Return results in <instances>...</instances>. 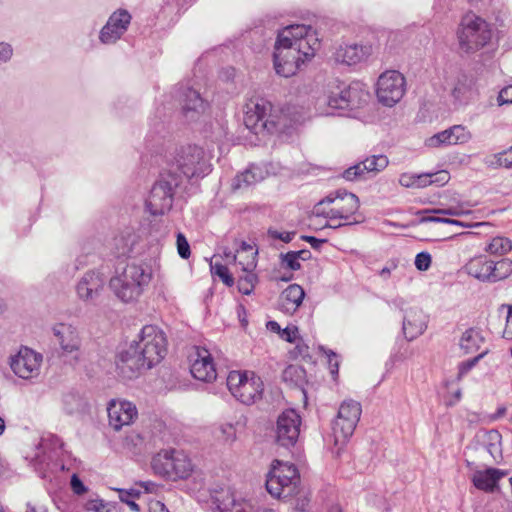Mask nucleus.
<instances>
[{
	"instance_id": "nucleus-38",
	"label": "nucleus",
	"mask_w": 512,
	"mask_h": 512,
	"mask_svg": "<svg viewBox=\"0 0 512 512\" xmlns=\"http://www.w3.org/2000/svg\"><path fill=\"white\" fill-rule=\"evenodd\" d=\"M493 282L509 277L512 274V260L503 258L497 262L492 260Z\"/></svg>"
},
{
	"instance_id": "nucleus-48",
	"label": "nucleus",
	"mask_w": 512,
	"mask_h": 512,
	"mask_svg": "<svg viewBox=\"0 0 512 512\" xmlns=\"http://www.w3.org/2000/svg\"><path fill=\"white\" fill-rule=\"evenodd\" d=\"M267 235L269 238L274 240H280L284 243H289L293 240L294 236L296 235L295 231L292 232H280L274 228H269L267 231Z\"/></svg>"
},
{
	"instance_id": "nucleus-37",
	"label": "nucleus",
	"mask_w": 512,
	"mask_h": 512,
	"mask_svg": "<svg viewBox=\"0 0 512 512\" xmlns=\"http://www.w3.org/2000/svg\"><path fill=\"white\" fill-rule=\"evenodd\" d=\"M488 167L512 169V147L508 150L494 154L485 160Z\"/></svg>"
},
{
	"instance_id": "nucleus-33",
	"label": "nucleus",
	"mask_w": 512,
	"mask_h": 512,
	"mask_svg": "<svg viewBox=\"0 0 512 512\" xmlns=\"http://www.w3.org/2000/svg\"><path fill=\"white\" fill-rule=\"evenodd\" d=\"M262 179V170L257 166L251 165L245 171L235 176L232 182V188L234 190L248 188L251 185H254L257 182L261 181Z\"/></svg>"
},
{
	"instance_id": "nucleus-63",
	"label": "nucleus",
	"mask_w": 512,
	"mask_h": 512,
	"mask_svg": "<svg viewBox=\"0 0 512 512\" xmlns=\"http://www.w3.org/2000/svg\"><path fill=\"white\" fill-rule=\"evenodd\" d=\"M453 139L455 140V142H453V144L464 143L469 139V135L465 131V128L462 126V131L453 133Z\"/></svg>"
},
{
	"instance_id": "nucleus-46",
	"label": "nucleus",
	"mask_w": 512,
	"mask_h": 512,
	"mask_svg": "<svg viewBox=\"0 0 512 512\" xmlns=\"http://www.w3.org/2000/svg\"><path fill=\"white\" fill-rule=\"evenodd\" d=\"M87 509L95 512H118L116 505L106 503L102 499L89 501Z\"/></svg>"
},
{
	"instance_id": "nucleus-11",
	"label": "nucleus",
	"mask_w": 512,
	"mask_h": 512,
	"mask_svg": "<svg viewBox=\"0 0 512 512\" xmlns=\"http://www.w3.org/2000/svg\"><path fill=\"white\" fill-rule=\"evenodd\" d=\"M52 333L60 347V356L76 366L83 360L82 338L76 327L68 323H57Z\"/></svg>"
},
{
	"instance_id": "nucleus-17",
	"label": "nucleus",
	"mask_w": 512,
	"mask_h": 512,
	"mask_svg": "<svg viewBox=\"0 0 512 512\" xmlns=\"http://www.w3.org/2000/svg\"><path fill=\"white\" fill-rule=\"evenodd\" d=\"M447 86L450 89V95L454 103L459 105H467L478 92L475 76L465 71H458L449 78Z\"/></svg>"
},
{
	"instance_id": "nucleus-30",
	"label": "nucleus",
	"mask_w": 512,
	"mask_h": 512,
	"mask_svg": "<svg viewBox=\"0 0 512 512\" xmlns=\"http://www.w3.org/2000/svg\"><path fill=\"white\" fill-rule=\"evenodd\" d=\"M505 475L506 473L500 469L488 468L484 471H476L472 482L479 490L493 492L497 488L498 481Z\"/></svg>"
},
{
	"instance_id": "nucleus-23",
	"label": "nucleus",
	"mask_w": 512,
	"mask_h": 512,
	"mask_svg": "<svg viewBox=\"0 0 512 512\" xmlns=\"http://www.w3.org/2000/svg\"><path fill=\"white\" fill-rule=\"evenodd\" d=\"M389 161L387 156L379 154L366 158L364 161L349 167L343 172V178L354 181L362 178L365 173L380 172L385 169Z\"/></svg>"
},
{
	"instance_id": "nucleus-44",
	"label": "nucleus",
	"mask_w": 512,
	"mask_h": 512,
	"mask_svg": "<svg viewBox=\"0 0 512 512\" xmlns=\"http://www.w3.org/2000/svg\"><path fill=\"white\" fill-rule=\"evenodd\" d=\"M279 257L281 264L285 265L288 269L292 271H297L301 269V264L295 254V251L281 253Z\"/></svg>"
},
{
	"instance_id": "nucleus-18",
	"label": "nucleus",
	"mask_w": 512,
	"mask_h": 512,
	"mask_svg": "<svg viewBox=\"0 0 512 512\" xmlns=\"http://www.w3.org/2000/svg\"><path fill=\"white\" fill-rule=\"evenodd\" d=\"M336 197H340L337 206L329 210H322V212H318V215L330 221L335 219L353 220V218H356L355 215L360 208L359 198L343 189L336 191Z\"/></svg>"
},
{
	"instance_id": "nucleus-35",
	"label": "nucleus",
	"mask_w": 512,
	"mask_h": 512,
	"mask_svg": "<svg viewBox=\"0 0 512 512\" xmlns=\"http://www.w3.org/2000/svg\"><path fill=\"white\" fill-rule=\"evenodd\" d=\"M462 131L461 125H455L449 129L441 131L426 140L428 147H440L442 145H452L455 140L453 139V133Z\"/></svg>"
},
{
	"instance_id": "nucleus-36",
	"label": "nucleus",
	"mask_w": 512,
	"mask_h": 512,
	"mask_svg": "<svg viewBox=\"0 0 512 512\" xmlns=\"http://www.w3.org/2000/svg\"><path fill=\"white\" fill-rule=\"evenodd\" d=\"M217 508L219 512H253L248 503L236 501L232 495L223 500H218Z\"/></svg>"
},
{
	"instance_id": "nucleus-4",
	"label": "nucleus",
	"mask_w": 512,
	"mask_h": 512,
	"mask_svg": "<svg viewBox=\"0 0 512 512\" xmlns=\"http://www.w3.org/2000/svg\"><path fill=\"white\" fill-rule=\"evenodd\" d=\"M244 124L254 134H273L281 131L285 124L277 111L273 110L272 104L263 99H250L244 110Z\"/></svg>"
},
{
	"instance_id": "nucleus-7",
	"label": "nucleus",
	"mask_w": 512,
	"mask_h": 512,
	"mask_svg": "<svg viewBox=\"0 0 512 512\" xmlns=\"http://www.w3.org/2000/svg\"><path fill=\"white\" fill-rule=\"evenodd\" d=\"M182 183V176L173 173V170H165L154 183L147 207L152 215H163L172 208L175 189Z\"/></svg>"
},
{
	"instance_id": "nucleus-64",
	"label": "nucleus",
	"mask_w": 512,
	"mask_h": 512,
	"mask_svg": "<svg viewBox=\"0 0 512 512\" xmlns=\"http://www.w3.org/2000/svg\"><path fill=\"white\" fill-rule=\"evenodd\" d=\"M25 512H48L44 505L28 502Z\"/></svg>"
},
{
	"instance_id": "nucleus-25",
	"label": "nucleus",
	"mask_w": 512,
	"mask_h": 512,
	"mask_svg": "<svg viewBox=\"0 0 512 512\" xmlns=\"http://www.w3.org/2000/svg\"><path fill=\"white\" fill-rule=\"evenodd\" d=\"M179 100L182 105V112L187 120H195L205 110V102L200 93L190 87L181 88Z\"/></svg>"
},
{
	"instance_id": "nucleus-15",
	"label": "nucleus",
	"mask_w": 512,
	"mask_h": 512,
	"mask_svg": "<svg viewBox=\"0 0 512 512\" xmlns=\"http://www.w3.org/2000/svg\"><path fill=\"white\" fill-rule=\"evenodd\" d=\"M42 360V354L28 347H21L17 354L11 356L10 367L16 376L29 380L39 375Z\"/></svg>"
},
{
	"instance_id": "nucleus-20",
	"label": "nucleus",
	"mask_w": 512,
	"mask_h": 512,
	"mask_svg": "<svg viewBox=\"0 0 512 512\" xmlns=\"http://www.w3.org/2000/svg\"><path fill=\"white\" fill-rule=\"evenodd\" d=\"M103 274L97 270L87 271L76 285V293L82 301H94L104 288Z\"/></svg>"
},
{
	"instance_id": "nucleus-45",
	"label": "nucleus",
	"mask_w": 512,
	"mask_h": 512,
	"mask_svg": "<svg viewBox=\"0 0 512 512\" xmlns=\"http://www.w3.org/2000/svg\"><path fill=\"white\" fill-rule=\"evenodd\" d=\"M423 213H434L438 215L444 216H462L465 214H469V210H464L461 206L457 207H449V208H439V209H431L424 210Z\"/></svg>"
},
{
	"instance_id": "nucleus-61",
	"label": "nucleus",
	"mask_w": 512,
	"mask_h": 512,
	"mask_svg": "<svg viewBox=\"0 0 512 512\" xmlns=\"http://www.w3.org/2000/svg\"><path fill=\"white\" fill-rule=\"evenodd\" d=\"M303 373L304 370L302 368L290 365L284 370L283 377L285 380H287L288 377H292L294 375L300 377Z\"/></svg>"
},
{
	"instance_id": "nucleus-21",
	"label": "nucleus",
	"mask_w": 512,
	"mask_h": 512,
	"mask_svg": "<svg viewBox=\"0 0 512 512\" xmlns=\"http://www.w3.org/2000/svg\"><path fill=\"white\" fill-rule=\"evenodd\" d=\"M107 413L109 425L116 431L131 424L137 416L136 407L129 401L112 400L107 407Z\"/></svg>"
},
{
	"instance_id": "nucleus-14",
	"label": "nucleus",
	"mask_w": 512,
	"mask_h": 512,
	"mask_svg": "<svg viewBox=\"0 0 512 512\" xmlns=\"http://www.w3.org/2000/svg\"><path fill=\"white\" fill-rule=\"evenodd\" d=\"M405 92V78L395 70L386 71L379 76L377 97L382 104L392 107L401 100Z\"/></svg>"
},
{
	"instance_id": "nucleus-59",
	"label": "nucleus",
	"mask_w": 512,
	"mask_h": 512,
	"mask_svg": "<svg viewBox=\"0 0 512 512\" xmlns=\"http://www.w3.org/2000/svg\"><path fill=\"white\" fill-rule=\"evenodd\" d=\"M301 240L308 242L311 247L315 250H319L323 243L327 242V239H319L314 236L302 235Z\"/></svg>"
},
{
	"instance_id": "nucleus-13",
	"label": "nucleus",
	"mask_w": 512,
	"mask_h": 512,
	"mask_svg": "<svg viewBox=\"0 0 512 512\" xmlns=\"http://www.w3.org/2000/svg\"><path fill=\"white\" fill-rule=\"evenodd\" d=\"M361 405L354 400H346L340 405L338 415L333 424L336 442L345 441L352 436L361 416Z\"/></svg>"
},
{
	"instance_id": "nucleus-62",
	"label": "nucleus",
	"mask_w": 512,
	"mask_h": 512,
	"mask_svg": "<svg viewBox=\"0 0 512 512\" xmlns=\"http://www.w3.org/2000/svg\"><path fill=\"white\" fill-rule=\"evenodd\" d=\"M340 202V197H336V191L334 193H330L328 196H326L324 199H322L320 202L317 203L316 205V215H318V212H322L320 210V206H322L323 204L325 203H338Z\"/></svg>"
},
{
	"instance_id": "nucleus-51",
	"label": "nucleus",
	"mask_w": 512,
	"mask_h": 512,
	"mask_svg": "<svg viewBox=\"0 0 512 512\" xmlns=\"http://www.w3.org/2000/svg\"><path fill=\"white\" fill-rule=\"evenodd\" d=\"M419 214H423L419 219L420 223L434 222V223L448 224V222H449V217H446L444 215H438V214L429 215L430 213H423V211H420Z\"/></svg>"
},
{
	"instance_id": "nucleus-49",
	"label": "nucleus",
	"mask_w": 512,
	"mask_h": 512,
	"mask_svg": "<svg viewBox=\"0 0 512 512\" xmlns=\"http://www.w3.org/2000/svg\"><path fill=\"white\" fill-rule=\"evenodd\" d=\"M432 262L431 255L428 252H420L415 257V266L419 271H426L429 269Z\"/></svg>"
},
{
	"instance_id": "nucleus-9",
	"label": "nucleus",
	"mask_w": 512,
	"mask_h": 512,
	"mask_svg": "<svg viewBox=\"0 0 512 512\" xmlns=\"http://www.w3.org/2000/svg\"><path fill=\"white\" fill-rule=\"evenodd\" d=\"M226 384L231 394L245 405L254 404L262 397L263 382L254 373L249 376L247 371H231Z\"/></svg>"
},
{
	"instance_id": "nucleus-42",
	"label": "nucleus",
	"mask_w": 512,
	"mask_h": 512,
	"mask_svg": "<svg viewBox=\"0 0 512 512\" xmlns=\"http://www.w3.org/2000/svg\"><path fill=\"white\" fill-rule=\"evenodd\" d=\"M293 497L294 499L291 503L292 512H306L310 503L307 493L299 488Z\"/></svg>"
},
{
	"instance_id": "nucleus-52",
	"label": "nucleus",
	"mask_w": 512,
	"mask_h": 512,
	"mask_svg": "<svg viewBox=\"0 0 512 512\" xmlns=\"http://www.w3.org/2000/svg\"><path fill=\"white\" fill-rule=\"evenodd\" d=\"M324 352L328 357L330 373L332 374L333 378L335 379L337 377L338 371H339V362L337 360V355L332 350H325Z\"/></svg>"
},
{
	"instance_id": "nucleus-8",
	"label": "nucleus",
	"mask_w": 512,
	"mask_h": 512,
	"mask_svg": "<svg viewBox=\"0 0 512 512\" xmlns=\"http://www.w3.org/2000/svg\"><path fill=\"white\" fill-rule=\"evenodd\" d=\"M266 479L267 491L276 498H292L299 489L300 476L295 465L275 461Z\"/></svg>"
},
{
	"instance_id": "nucleus-12",
	"label": "nucleus",
	"mask_w": 512,
	"mask_h": 512,
	"mask_svg": "<svg viewBox=\"0 0 512 512\" xmlns=\"http://www.w3.org/2000/svg\"><path fill=\"white\" fill-rule=\"evenodd\" d=\"M370 95L360 82L348 86H338L327 97V105L332 110H354L367 103Z\"/></svg>"
},
{
	"instance_id": "nucleus-43",
	"label": "nucleus",
	"mask_w": 512,
	"mask_h": 512,
	"mask_svg": "<svg viewBox=\"0 0 512 512\" xmlns=\"http://www.w3.org/2000/svg\"><path fill=\"white\" fill-rule=\"evenodd\" d=\"M211 271L214 275L218 276L226 286L232 287L234 285V278L225 265L221 263L211 264Z\"/></svg>"
},
{
	"instance_id": "nucleus-2",
	"label": "nucleus",
	"mask_w": 512,
	"mask_h": 512,
	"mask_svg": "<svg viewBox=\"0 0 512 512\" xmlns=\"http://www.w3.org/2000/svg\"><path fill=\"white\" fill-rule=\"evenodd\" d=\"M151 278L152 271L147 263L132 260L121 270L116 269L109 281V288L120 301L131 303L142 295Z\"/></svg>"
},
{
	"instance_id": "nucleus-29",
	"label": "nucleus",
	"mask_w": 512,
	"mask_h": 512,
	"mask_svg": "<svg viewBox=\"0 0 512 512\" xmlns=\"http://www.w3.org/2000/svg\"><path fill=\"white\" fill-rule=\"evenodd\" d=\"M465 269L470 276L482 282H493L492 260L485 255L472 258Z\"/></svg>"
},
{
	"instance_id": "nucleus-56",
	"label": "nucleus",
	"mask_w": 512,
	"mask_h": 512,
	"mask_svg": "<svg viewBox=\"0 0 512 512\" xmlns=\"http://www.w3.org/2000/svg\"><path fill=\"white\" fill-rule=\"evenodd\" d=\"M70 485L73 492L77 495H82L87 491L86 486L82 482V480L76 475L73 474L70 480Z\"/></svg>"
},
{
	"instance_id": "nucleus-28",
	"label": "nucleus",
	"mask_w": 512,
	"mask_h": 512,
	"mask_svg": "<svg viewBox=\"0 0 512 512\" xmlns=\"http://www.w3.org/2000/svg\"><path fill=\"white\" fill-rule=\"evenodd\" d=\"M137 242L136 233L131 228H126L110 242L111 253L117 258L130 257Z\"/></svg>"
},
{
	"instance_id": "nucleus-26",
	"label": "nucleus",
	"mask_w": 512,
	"mask_h": 512,
	"mask_svg": "<svg viewBox=\"0 0 512 512\" xmlns=\"http://www.w3.org/2000/svg\"><path fill=\"white\" fill-rule=\"evenodd\" d=\"M304 297V289L298 284H291L281 292L277 308L285 314L292 315L301 306Z\"/></svg>"
},
{
	"instance_id": "nucleus-32",
	"label": "nucleus",
	"mask_w": 512,
	"mask_h": 512,
	"mask_svg": "<svg viewBox=\"0 0 512 512\" xmlns=\"http://www.w3.org/2000/svg\"><path fill=\"white\" fill-rule=\"evenodd\" d=\"M255 267L256 261L254 256H252L247 263L243 265V275L238 279V290L244 295H250L258 281L257 275L253 273Z\"/></svg>"
},
{
	"instance_id": "nucleus-55",
	"label": "nucleus",
	"mask_w": 512,
	"mask_h": 512,
	"mask_svg": "<svg viewBox=\"0 0 512 512\" xmlns=\"http://www.w3.org/2000/svg\"><path fill=\"white\" fill-rule=\"evenodd\" d=\"M220 431L226 442H233L236 439V430L232 424L222 425Z\"/></svg>"
},
{
	"instance_id": "nucleus-40",
	"label": "nucleus",
	"mask_w": 512,
	"mask_h": 512,
	"mask_svg": "<svg viewBox=\"0 0 512 512\" xmlns=\"http://www.w3.org/2000/svg\"><path fill=\"white\" fill-rule=\"evenodd\" d=\"M512 249V242L508 238L495 237L489 243L487 252L490 254L502 255Z\"/></svg>"
},
{
	"instance_id": "nucleus-22",
	"label": "nucleus",
	"mask_w": 512,
	"mask_h": 512,
	"mask_svg": "<svg viewBox=\"0 0 512 512\" xmlns=\"http://www.w3.org/2000/svg\"><path fill=\"white\" fill-rule=\"evenodd\" d=\"M428 317L422 309L410 307L405 310L402 330L405 338L412 341L422 335L427 328Z\"/></svg>"
},
{
	"instance_id": "nucleus-27",
	"label": "nucleus",
	"mask_w": 512,
	"mask_h": 512,
	"mask_svg": "<svg viewBox=\"0 0 512 512\" xmlns=\"http://www.w3.org/2000/svg\"><path fill=\"white\" fill-rule=\"evenodd\" d=\"M372 53L371 45H359V44H350L340 46L335 52V60L337 62L347 64V65H355L366 58H368Z\"/></svg>"
},
{
	"instance_id": "nucleus-47",
	"label": "nucleus",
	"mask_w": 512,
	"mask_h": 512,
	"mask_svg": "<svg viewBox=\"0 0 512 512\" xmlns=\"http://www.w3.org/2000/svg\"><path fill=\"white\" fill-rule=\"evenodd\" d=\"M176 243H177V250H178L179 256L182 259H188L191 255V251H190V245H189L186 237L184 236V234H182L180 232L177 234Z\"/></svg>"
},
{
	"instance_id": "nucleus-5",
	"label": "nucleus",
	"mask_w": 512,
	"mask_h": 512,
	"mask_svg": "<svg viewBox=\"0 0 512 512\" xmlns=\"http://www.w3.org/2000/svg\"><path fill=\"white\" fill-rule=\"evenodd\" d=\"M168 170L182 176L183 179L204 177L211 170L204 150L196 145L181 147L168 161Z\"/></svg>"
},
{
	"instance_id": "nucleus-39",
	"label": "nucleus",
	"mask_w": 512,
	"mask_h": 512,
	"mask_svg": "<svg viewBox=\"0 0 512 512\" xmlns=\"http://www.w3.org/2000/svg\"><path fill=\"white\" fill-rule=\"evenodd\" d=\"M448 180V173L442 171L436 174H415V188H423L435 182H446Z\"/></svg>"
},
{
	"instance_id": "nucleus-10",
	"label": "nucleus",
	"mask_w": 512,
	"mask_h": 512,
	"mask_svg": "<svg viewBox=\"0 0 512 512\" xmlns=\"http://www.w3.org/2000/svg\"><path fill=\"white\" fill-rule=\"evenodd\" d=\"M152 467L156 473L173 480L189 477L193 469L190 459L176 450H165L155 455Z\"/></svg>"
},
{
	"instance_id": "nucleus-57",
	"label": "nucleus",
	"mask_w": 512,
	"mask_h": 512,
	"mask_svg": "<svg viewBox=\"0 0 512 512\" xmlns=\"http://www.w3.org/2000/svg\"><path fill=\"white\" fill-rule=\"evenodd\" d=\"M280 334L285 341L289 343H294L298 335V328L295 326L292 328L286 327L283 330H281Z\"/></svg>"
},
{
	"instance_id": "nucleus-34",
	"label": "nucleus",
	"mask_w": 512,
	"mask_h": 512,
	"mask_svg": "<svg viewBox=\"0 0 512 512\" xmlns=\"http://www.w3.org/2000/svg\"><path fill=\"white\" fill-rule=\"evenodd\" d=\"M483 342L484 338L481 336L480 332L474 328H469L463 333L460 339V348L465 354H470L477 351Z\"/></svg>"
},
{
	"instance_id": "nucleus-31",
	"label": "nucleus",
	"mask_w": 512,
	"mask_h": 512,
	"mask_svg": "<svg viewBox=\"0 0 512 512\" xmlns=\"http://www.w3.org/2000/svg\"><path fill=\"white\" fill-rule=\"evenodd\" d=\"M278 34H286L283 36L287 38L289 42L305 40L309 43L310 46H312L314 53L317 49V46L319 45L318 38L316 37L311 26H306L303 24L290 25L285 27Z\"/></svg>"
},
{
	"instance_id": "nucleus-1",
	"label": "nucleus",
	"mask_w": 512,
	"mask_h": 512,
	"mask_svg": "<svg viewBox=\"0 0 512 512\" xmlns=\"http://www.w3.org/2000/svg\"><path fill=\"white\" fill-rule=\"evenodd\" d=\"M138 338L117 355V369L123 377L128 379L159 364L167 353L165 333L157 326H144Z\"/></svg>"
},
{
	"instance_id": "nucleus-58",
	"label": "nucleus",
	"mask_w": 512,
	"mask_h": 512,
	"mask_svg": "<svg viewBox=\"0 0 512 512\" xmlns=\"http://www.w3.org/2000/svg\"><path fill=\"white\" fill-rule=\"evenodd\" d=\"M399 183L406 188H415V174L403 173L399 177Z\"/></svg>"
},
{
	"instance_id": "nucleus-54",
	"label": "nucleus",
	"mask_w": 512,
	"mask_h": 512,
	"mask_svg": "<svg viewBox=\"0 0 512 512\" xmlns=\"http://www.w3.org/2000/svg\"><path fill=\"white\" fill-rule=\"evenodd\" d=\"M13 55V48L9 43L0 42V64L7 63Z\"/></svg>"
},
{
	"instance_id": "nucleus-6",
	"label": "nucleus",
	"mask_w": 512,
	"mask_h": 512,
	"mask_svg": "<svg viewBox=\"0 0 512 512\" xmlns=\"http://www.w3.org/2000/svg\"><path fill=\"white\" fill-rule=\"evenodd\" d=\"M460 49L473 54L485 47L492 38L490 25L473 13L466 14L457 31Z\"/></svg>"
},
{
	"instance_id": "nucleus-60",
	"label": "nucleus",
	"mask_w": 512,
	"mask_h": 512,
	"mask_svg": "<svg viewBox=\"0 0 512 512\" xmlns=\"http://www.w3.org/2000/svg\"><path fill=\"white\" fill-rule=\"evenodd\" d=\"M503 337L512 339V305L508 307V314L506 318V326L503 331Z\"/></svg>"
},
{
	"instance_id": "nucleus-50",
	"label": "nucleus",
	"mask_w": 512,
	"mask_h": 512,
	"mask_svg": "<svg viewBox=\"0 0 512 512\" xmlns=\"http://www.w3.org/2000/svg\"><path fill=\"white\" fill-rule=\"evenodd\" d=\"M487 354V351H484L472 359H469L465 362H462L459 366V374L463 375L470 371L479 361Z\"/></svg>"
},
{
	"instance_id": "nucleus-53",
	"label": "nucleus",
	"mask_w": 512,
	"mask_h": 512,
	"mask_svg": "<svg viewBox=\"0 0 512 512\" xmlns=\"http://www.w3.org/2000/svg\"><path fill=\"white\" fill-rule=\"evenodd\" d=\"M497 102L499 106L512 104V85L506 86L500 90L497 97Z\"/></svg>"
},
{
	"instance_id": "nucleus-19",
	"label": "nucleus",
	"mask_w": 512,
	"mask_h": 512,
	"mask_svg": "<svg viewBox=\"0 0 512 512\" xmlns=\"http://www.w3.org/2000/svg\"><path fill=\"white\" fill-rule=\"evenodd\" d=\"M131 18V14L125 9H118L113 12L100 31V41L103 44L115 43L127 31Z\"/></svg>"
},
{
	"instance_id": "nucleus-16",
	"label": "nucleus",
	"mask_w": 512,
	"mask_h": 512,
	"mask_svg": "<svg viewBox=\"0 0 512 512\" xmlns=\"http://www.w3.org/2000/svg\"><path fill=\"white\" fill-rule=\"evenodd\" d=\"M301 417L294 409L283 411L277 418L276 441L289 448L295 445L300 433Z\"/></svg>"
},
{
	"instance_id": "nucleus-41",
	"label": "nucleus",
	"mask_w": 512,
	"mask_h": 512,
	"mask_svg": "<svg viewBox=\"0 0 512 512\" xmlns=\"http://www.w3.org/2000/svg\"><path fill=\"white\" fill-rule=\"evenodd\" d=\"M117 491L119 492V499L121 502L126 503L132 511H140L139 505L132 500L133 498H139L141 494L140 490L132 488L129 490L117 489Z\"/></svg>"
},
{
	"instance_id": "nucleus-3",
	"label": "nucleus",
	"mask_w": 512,
	"mask_h": 512,
	"mask_svg": "<svg viewBox=\"0 0 512 512\" xmlns=\"http://www.w3.org/2000/svg\"><path fill=\"white\" fill-rule=\"evenodd\" d=\"M284 34H278L274 46V68L278 75L290 77L300 69L306 61L314 57L312 46L305 40L289 42Z\"/></svg>"
},
{
	"instance_id": "nucleus-24",
	"label": "nucleus",
	"mask_w": 512,
	"mask_h": 512,
	"mask_svg": "<svg viewBox=\"0 0 512 512\" xmlns=\"http://www.w3.org/2000/svg\"><path fill=\"white\" fill-rule=\"evenodd\" d=\"M190 372L195 379L200 381L211 382L216 379L217 373L208 350L197 348L196 358L192 360Z\"/></svg>"
}]
</instances>
